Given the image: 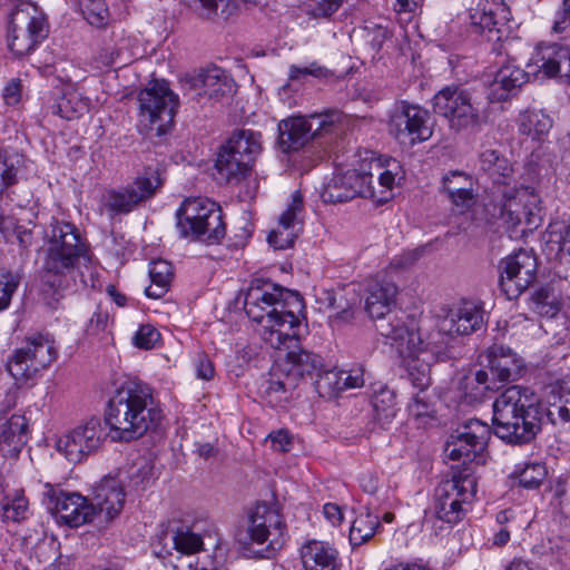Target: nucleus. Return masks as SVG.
<instances>
[{
  "label": "nucleus",
  "instance_id": "nucleus-39",
  "mask_svg": "<svg viewBox=\"0 0 570 570\" xmlns=\"http://www.w3.org/2000/svg\"><path fill=\"white\" fill-rule=\"evenodd\" d=\"M552 128V119L541 110H527L519 117V131L540 140Z\"/></svg>",
  "mask_w": 570,
  "mask_h": 570
},
{
  "label": "nucleus",
  "instance_id": "nucleus-51",
  "mask_svg": "<svg viewBox=\"0 0 570 570\" xmlns=\"http://www.w3.org/2000/svg\"><path fill=\"white\" fill-rule=\"evenodd\" d=\"M97 509L95 501L73 492V528L91 522L97 515Z\"/></svg>",
  "mask_w": 570,
  "mask_h": 570
},
{
  "label": "nucleus",
  "instance_id": "nucleus-32",
  "mask_svg": "<svg viewBox=\"0 0 570 570\" xmlns=\"http://www.w3.org/2000/svg\"><path fill=\"white\" fill-rule=\"evenodd\" d=\"M337 551L331 544L311 540L301 548V559L305 570H336Z\"/></svg>",
  "mask_w": 570,
  "mask_h": 570
},
{
  "label": "nucleus",
  "instance_id": "nucleus-49",
  "mask_svg": "<svg viewBox=\"0 0 570 570\" xmlns=\"http://www.w3.org/2000/svg\"><path fill=\"white\" fill-rule=\"evenodd\" d=\"M531 302L533 311L541 316L553 317L559 312V304L549 285L534 291Z\"/></svg>",
  "mask_w": 570,
  "mask_h": 570
},
{
  "label": "nucleus",
  "instance_id": "nucleus-23",
  "mask_svg": "<svg viewBox=\"0 0 570 570\" xmlns=\"http://www.w3.org/2000/svg\"><path fill=\"white\" fill-rule=\"evenodd\" d=\"M442 190L461 213L471 209L476 202L475 180L462 170H451L445 174L442 178Z\"/></svg>",
  "mask_w": 570,
  "mask_h": 570
},
{
  "label": "nucleus",
  "instance_id": "nucleus-33",
  "mask_svg": "<svg viewBox=\"0 0 570 570\" xmlns=\"http://www.w3.org/2000/svg\"><path fill=\"white\" fill-rule=\"evenodd\" d=\"M225 144L232 153L240 156L238 165L248 164L252 167L262 150V135L250 129H237Z\"/></svg>",
  "mask_w": 570,
  "mask_h": 570
},
{
  "label": "nucleus",
  "instance_id": "nucleus-55",
  "mask_svg": "<svg viewBox=\"0 0 570 570\" xmlns=\"http://www.w3.org/2000/svg\"><path fill=\"white\" fill-rule=\"evenodd\" d=\"M168 560L173 570H226L224 568L207 569L199 564L197 553L175 552Z\"/></svg>",
  "mask_w": 570,
  "mask_h": 570
},
{
  "label": "nucleus",
  "instance_id": "nucleus-36",
  "mask_svg": "<svg viewBox=\"0 0 570 570\" xmlns=\"http://www.w3.org/2000/svg\"><path fill=\"white\" fill-rule=\"evenodd\" d=\"M27 430V419L22 415H12L0 429V450L18 454L26 443Z\"/></svg>",
  "mask_w": 570,
  "mask_h": 570
},
{
  "label": "nucleus",
  "instance_id": "nucleus-46",
  "mask_svg": "<svg viewBox=\"0 0 570 570\" xmlns=\"http://www.w3.org/2000/svg\"><path fill=\"white\" fill-rule=\"evenodd\" d=\"M175 552L199 553L204 550L203 537L190 527L177 528L171 537Z\"/></svg>",
  "mask_w": 570,
  "mask_h": 570
},
{
  "label": "nucleus",
  "instance_id": "nucleus-38",
  "mask_svg": "<svg viewBox=\"0 0 570 570\" xmlns=\"http://www.w3.org/2000/svg\"><path fill=\"white\" fill-rule=\"evenodd\" d=\"M150 285L145 293L150 298H160L169 289L174 278V267L165 259H157L149 265Z\"/></svg>",
  "mask_w": 570,
  "mask_h": 570
},
{
  "label": "nucleus",
  "instance_id": "nucleus-56",
  "mask_svg": "<svg viewBox=\"0 0 570 570\" xmlns=\"http://www.w3.org/2000/svg\"><path fill=\"white\" fill-rule=\"evenodd\" d=\"M330 75L328 69L321 66L318 62L313 61L306 67H298L292 65L288 70V80L298 81L305 79L307 76L315 78H326Z\"/></svg>",
  "mask_w": 570,
  "mask_h": 570
},
{
  "label": "nucleus",
  "instance_id": "nucleus-64",
  "mask_svg": "<svg viewBox=\"0 0 570 570\" xmlns=\"http://www.w3.org/2000/svg\"><path fill=\"white\" fill-rule=\"evenodd\" d=\"M344 0H321L309 11L314 18H328L336 12Z\"/></svg>",
  "mask_w": 570,
  "mask_h": 570
},
{
  "label": "nucleus",
  "instance_id": "nucleus-59",
  "mask_svg": "<svg viewBox=\"0 0 570 570\" xmlns=\"http://www.w3.org/2000/svg\"><path fill=\"white\" fill-rule=\"evenodd\" d=\"M421 255L422 252L420 249H414L395 256L385 273L390 276L391 273L409 269L420 259Z\"/></svg>",
  "mask_w": 570,
  "mask_h": 570
},
{
  "label": "nucleus",
  "instance_id": "nucleus-19",
  "mask_svg": "<svg viewBox=\"0 0 570 570\" xmlns=\"http://www.w3.org/2000/svg\"><path fill=\"white\" fill-rule=\"evenodd\" d=\"M537 258L524 249L500 261V288L508 299L518 298L535 279Z\"/></svg>",
  "mask_w": 570,
  "mask_h": 570
},
{
  "label": "nucleus",
  "instance_id": "nucleus-37",
  "mask_svg": "<svg viewBox=\"0 0 570 570\" xmlns=\"http://www.w3.org/2000/svg\"><path fill=\"white\" fill-rule=\"evenodd\" d=\"M240 160L242 159L238 154L232 153L226 144L222 145L215 164L220 178L226 183H230L233 180L239 181L245 178L252 167L248 164L238 165Z\"/></svg>",
  "mask_w": 570,
  "mask_h": 570
},
{
  "label": "nucleus",
  "instance_id": "nucleus-10",
  "mask_svg": "<svg viewBox=\"0 0 570 570\" xmlns=\"http://www.w3.org/2000/svg\"><path fill=\"white\" fill-rule=\"evenodd\" d=\"M434 112L444 118L453 131H461L481 125L482 116L479 104L472 94L461 86H446L433 97Z\"/></svg>",
  "mask_w": 570,
  "mask_h": 570
},
{
  "label": "nucleus",
  "instance_id": "nucleus-45",
  "mask_svg": "<svg viewBox=\"0 0 570 570\" xmlns=\"http://www.w3.org/2000/svg\"><path fill=\"white\" fill-rule=\"evenodd\" d=\"M48 509L56 517L58 523L71 527V514L63 513L68 510L70 494L63 491L60 485L47 484Z\"/></svg>",
  "mask_w": 570,
  "mask_h": 570
},
{
  "label": "nucleus",
  "instance_id": "nucleus-58",
  "mask_svg": "<svg viewBox=\"0 0 570 570\" xmlns=\"http://www.w3.org/2000/svg\"><path fill=\"white\" fill-rule=\"evenodd\" d=\"M160 338V333L150 324L140 325L136 332L132 342L135 346L144 350H150Z\"/></svg>",
  "mask_w": 570,
  "mask_h": 570
},
{
  "label": "nucleus",
  "instance_id": "nucleus-24",
  "mask_svg": "<svg viewBox=\"0 0 570 570\" xmlns=\"http://www.w3.org/2000/svg\"><path fill=\"white\" fill-rule=\"evenodd\" d=\"M69 234H71V224L69 223L52 228L45 263L48 274L63 276L71 269V245L66 239Z\"/></svg>",
  "mask_w": 570,
  "mask_h": 570
},
{
  "label": "nucleus",
  "instance_id": "nucleus-60",
  "mask_svg": "<svg viewBox=\"0 0 570 570\" xmlns=\"http://www.w3.org/2000/svg\"><path fill=\"white\" fill-rule=\"evenodd\" d=\"M570 31V0H562L552 26V32L563 35Z\"/></svg>",
  "mask_w": 570,
  "mask_h": 570
},
{
  "label": "nucleus",
  "instance_id": "nucleus-44",
  "mask_svg": "<svg viewBox=\"0 0 570 570\" xmlns=\"http://www.w3.org/2000/svg\"><path fill=\"white\" fill-rule=\"evenodd\" d=\"M29 502L22 492L6 495L1 501L0 518L3 523H20L28 518Z\"/></svg>",
  "mask_w": 570,
  "mask_h": 570
},
{
  "label": "nucleus",
  "instance_id": "nucleus-52",
  "mask_svg": "<svg viewBox=\"0 0 570 570\" xmlns=\"http://www.w3.org/2000/svg\"><path fill=\"white\" fill-rule=\"evenodd\" d=\"M20 284V275L7 268H0V311L9 307L13 293Z\"/></svg>",
  "mask_w": 570,
  "mask_h": 570
},
{
  "label": "nucleus",
  "instance_id": "nucleus-62",
  "mask_svg": "<svg viewBox=\"0 0 570 570\" xmlns=\"http://www.w3.org/2000/svg\"><path fill=\"white\" fill-rule=\"evenodd\" d=\"M410 416L419 420L421 417L430 416L433 412L432 404L420 394H416L412 402L407 405Z\"/></svg>",
  "mask_w": 570,
  "mask_h": 570
},
{
  "label": "nucleus",
  "instance_id": "nucleus-30",
  "mask_svg": "<svg viewBox=\"0 0 570 570\" xmlns=\"http://www.w3.org/2000/svg\"><path fill=\"white\" fill-rule=\"evenodd\" d=\"M296 389V382L287 376L281 366L272 370L268 377L261 383L259 396L272 407H282L288 401V393Z\"/></svg>",
  "mask_w": 570,
  "mask_h": 570
},
{
  "label": "nucleus",
  "instance_id": "nucleus-42",
  "mask_svg": "<svg viewBox=\"0 0 570 570\" xmlns=\"http://www.w3.org/2000/svg\"><path fill=\"white\" fill-rule=\"evenodd\" d=\"M380 527L379 517L371 513L367 509L361 511L354 519L350 529V542L358 547L370 540L376 529Z\"/></svg>",
  "mask_w": 570,
  "mask_h": 570
},
{
  "label": "nucleus",
  "instance_id": "nucleus-57",
  "mask_svg": "<svg viewBox=\"0 0 570 570\" xmlns=\"http://www.w3.org/2000/svg\"><path fill=\"white\" fill-rule=\"evenodd\" d=\"M17 176L18 167L0 151V195L18 181Z\"/></svg>",
  "mask_w": 570,
  "mask_h": 570
},
{
  "label": "nucleus",
  "instance_id": "nucleus-8",
  "mask_svg": "<svg viewBox=\"0 0 570 570\" xmlns=\"http://www.w3.org/2000/svg\"><path fill=\"white\" fill-rule=\"evenodd\" d=\"M138 129L153 137L163 136L174 125L179 105L178 96L165 80H153L138 94Z\"/></svg>",
  "mask_w": 570,
  "mask_h": 570
},
{
  "label": "nucleus",
  "instance_id": "nucleus-20",
  "mask_svg": "<svg viewBox=\"0 0 570 570\" xmlns=\"http://www.w3.org/2000/svg\"><path fill=\"white\" fill-rule=\"evenodd\" d=\"M484 323V311L481 306L464 302L462 305L451 308L438 324V328L432 332H439L442 335L445 347L448 337L456 335H470L481 328Z\"/></svg>",
  "mask_w": 570,
  "mask_h": 570
},
{
  "label": "nucleus",
  "instance_id": "nucleus-5",
  "mask_svg": "<svg viewBox=\"0 0 570 570\" xmlns=\"http://www.w3.org/2000/svg\"><path fill=\"white\" fill-rule=\"evenodd\" d=\"M346 128L345 115L336 109L309 116H295L278 124V144L283 151L302 149L308 141L333 142Z\"/></svg>",
  "mask_w": 570,
  "mask_h": 570
},
{
  "label": "nucleus",
  "instance_id": "nucleus-1",
  "mask_svg": "<svg viewBox=\"0 0 570 570\" xmlns=\"http://www.w3.org/2000/svg\"><path fill=\"white\" fill-rule=\"evenodd\" d=\"M304 302L297 292L271 282H252L245 293L244 311L262 325L259 335L271 347L296 344V331L302 321Z\"/></svg>",
  "mask_w": 570,
  "mask_h": 570
},
{
  "label": "nucleus",
  "instance_id": "nucleus-47",
  "mask_svg": "<svg viewBox=\"0 0 570 570\" xmlns=\"http://www.w3.org/2000/svg\"><path fill=\"white\" fill-rule=\"evenodd\" d=\"M132 196L125 186L109 189L105 195V206L114 215L129 214L139 207Z\"/></svg>",
  "mask_w": 570,
  "mask_h": 570
},
{
  "label": "nucleus",
  "instance_id": "nucleus-53",
  "mask_svg": "<svg viewBox=\"0 0 570 570\" xmlns=\"http://www.w3.org/2000/svg\"><path fill=\"white\" fill-rule=\"evenodd\" d=\"M71 95L70 85L66 83L62 87H56L52 96L53 101L50 105L51 112L62 119L69 120L71 115Z\"/></svg>",
  "mask_w": 570,
  "mask_h": 570
},
{
  "label": "nucleus",
  "instance_id": "nucleus-34",
  "mask_svg": "<svg viewBox=\"0 0 570 570\" xmlns=\"http://www.w3.org/2000/svg\"><path fill=\"white\" fill-rule=\"evenodd\" d=\"M101 423L98 416H89L73 429V445H78L77 462L98 450L101 444Z\"/></svg>",
  "mask_w": 570,
  "mask_h": 570
},
{
  "label": "nucleus",
  "instance_id": "nucleus-11",
  "mask_svg": "<svg viewBox=\"0 0 570 570\" xmlns=\"http://www.w3.org/2000/svg\"><path fill=\"white\" fill-rule=\"evenodd\" d=\"M48 35L43 12L33 3L22 2L10 16L9 49L18 57L31 52Z\"/></svg>",
  "mask_w": 570,
  "mask_h": 570
},
{
  "label": "nucleus",
  "instance_id": "nucleus-25",
  "mask_svg": "<svg viewBox=\"0 0 570 570\" xmlns=\"http://www.w3.org/2000/svg\"><path fill=\"white\" fill-rule=\"evenodd\" d=\"M528 80V72L513 62H508L497 71L490 85L489 98L491 101H507L518 95Z\"/></svg>",
  "mask_w": 570,
  "mask_h": 570
},
{
  "label": "nucleus",
  "instance_id": "nucleus-28",
  "mask_svg": "<svg viewBox=\"0 0 570 570\" xmlns=\"http://www.w3.org/2000/svg\"><path fill=\"white\" fill-rule=\"evenodd\" d=\"M505 7L502 0H480L474 8L470 9V26L476 33L499 31V24L505 19Z\"/></svg>",
  "mask_w": 570,
  "mask_h": 570
},
{
  "label": "nucleus",
  "instance_id": "nucleus-12",
  "mask_svg": "<svg viewBox=\"0 0 570 570\" xmlns=\"http://www.w3.org/2000/svg\"><path fill=\"white\" fill-rule=\"evenodd\" d=\"M476 493V480L470 474L456 473L442 481L434 493V513L449 524L460 522Z\"/></svg>",
  "mask_w": 570,
  "mask_h": 570
},
{
  "label": "nucleus",
  "instance_id": "nucleus-16",
  "mask_svg": "<svg viewBox=\"0 0 570 570\" xmlns=\"http://www.w3.org/2000/svg\"><path fill=\"white\" fill-rule=\"evenodd\" d=\"M430 114L426 109L406 101L397 102L390 116V132L411 145L425 141L432 136Z\"/></svg>",
  "mask_w": 570,
  "mask_h": 570
},
{
  "label": "nucleus",
  "instance_id": "nucleus-21",
  "mask_svg": "<svg viewBox=\"0 0 570 570\" xmlns=\"http://www.w3.org/2000/svg\"><path fill=\"white\" fill-rule=\"evenodd\" d=\"M302 322L298 323L296 331V344L289 346V343L282 344L278 347H274L275 350H284L286 351V358L283 364H279L282 371H285L287 376H291L296 382V387L298 386V382L301 380L309 379L314 380L315 375L323 367V358L312 352L305 351L301 347V333H302Z\"/></svg>",
  "mask_w": 570,
  "mask_h": 570
},
{
  "label": "nucleus",
  "instance_id": "nucleus-26",
  "mask_svg": "<svg viewBox=\"0 0 570 570\" xmlns=\"http://www.w3.org/2000/svg\"><path fill=\"white\" fill-rule=\"evenodd\" d=\"M478 175L490 179L494 185L509 186L513 180L511 163L499 150L484 148L478 155Z\"/></svg>",
  "mask_w": 570,
  "mask_h": 570
},
{
  "label": "nucleus",
  "instance_id": "nucleus-2",
  "mask_svg": "<svg viewBox=\"0 0 570 570\" xmlns=\"http://www.w3.org/2000/svg\"><path fill=\"white\" fill-rule=\"evenodd\" d=\"M163 411L150 390L135 382H126L109 399L105 423L114 441L131 442L155 432L161 424Z\"/></svg>",
  "mask_w": 570,
  "mask_h": 570
},
{
  "label": "nucleus",
  "instance_id": "nucleus-27",
  "mask_svg": "<svg viewBox=\"0 0 570 570\" xmlns=\"http://www.w3.org/2000/svg\"><path fill=\"white\" fill-rule=\"evenodd\" d=\"M199 96L214 101L229 99L236 91L233 78L219 67H209L203 70L197 78Z\"/></svg>",
  "mask_w": 570,
  "mask_h": 570
},
{
  "label": "nucleus",
  "instance_id": "nucleus-6",
  "mask_svg": "<svg viewBox=\"0 0 570 570\" xmlns=\"http://www.w3.org/2000/svg\"><path fill=\"white\" fill-rule=\"evenodd\" d=\"M480 357L489 371L482 368L473 377H465V395L471 402H481L503 384L515 381L523 368V361L503 345L493 344Z\"/></svg>",
  "mask_w": 570,
  "mask_h": 570
},
{
  "label": "nucleus",
  "instance_id": "nucleus-43",
  "mask_svg": "<svg viewBox=\"0 0 570 570\" xmlns=\"http://www.w3.org/2000/svg\"><path fill=\"white\" fill-rule=\"evenodd\" d=\"M163 186V180L157 173L136 177L125 187L129 190L136 204L139 206L150 200Z\"/></svg>",
  "mask_w": 570,
  "mask_h": 570
},
{
  "label": "nucleus",
  "instance_id": "nucleus-17",
  "mask_svg": "<svg viewBox=\"0 0 570 570\" xmlns=\"http://www.w3.org/2000/svg\"><path fill=\"white\" fill-rule=\"evenodd\" d=\"M55 358L52 342L42 335H35L28 337L26 344L16 351L8 363V371L17 381H27L50 365Z\"/></svg>",
  "mask_w": 570,
  "mask_h": 570
},
{
  "label": "nucleus",
  "instance_id": "nucleus-7",
  "mask_svg": "<svg viewBox=\"0 0 570 570\" xmlns=\"http://www.w3.org/2000/svg\"><path fill=\"white\" fill-rule=\"evenodd\" d=\"M406 361L411 384L420 392L431 384L430 367L445 353V344L439 332L423 333L419 327L402 340L390 342Z\"/></svg>",
  "mask_w": 570,
  "mask_h": 570
},
{
  "label": "nucleus",
  "instance_id": "nucleus-22",
  "mask_svg": "<svg viewBox=\"0 0 570 570\" xmlns=\"http://www.w3.org/2000/svg\"><path fill=\"white\" fill-rule=\"evenodd\" d=\"M303 196L299 190L292 195L287 209L281 215L277 228L273 229L268 236V244L275 249H286L294 245V242L302 229V223L298 215L303 212Z\"/></svg>",
  "mask_w": 570,
  "mask_h": 570
},
{
  "label": "nucleus",
  "instance_id": "nucleus-31",
  "mask_svg": "<svg viewBox=\"0 0 570 570\" xmlns=\"http://www.w3.org/2000/svg\"><path fill=\"white\" fill-rule=\"evenodd\" d=\"M73 269H77L80 283L85 288L99 289L101 287L90 248L81 240L76 227H73Z\"/></svg>",
  "mask_w": 570,
  "mask_h": 570
},
{
  "label": "nucleus",
  "instance_id": "nucleus-29",
  "mask_svg": "<svg viewBox=\"0 0 570 570\" xmlns=\"http://www.w3.org/2000/svg\"><path fill=\"white\" fill-rule=\"evenodd\" d=\"M94 501L107 521H111L122 511L125 492L115 478H104L94 490Z\"/></svg>",
  "mask_w": 570,
  "mask_h": 570
},
{
  "label": "nucleus",
  "instance_id": "nucleus-35",
  "mask_svg": "<svg viewBox=\"0 0 570 570\" xmlns=\"http://www.w3.org/2000/svg\"><path fill=\"white\" fill-rule=\"evenodd\" d=\"M547 416L552 424L570 422V379L560 381L548 396Z\"/></svg>",
  "mask_w": 570,
  "mask_h": 570
},
{
  "label": "nucleus",
  "instance_id": "nucleus-40",
  "mask_svg": "<svg viewBox=\"0 0 570 570\" xmlns=\"http://www.w3.org/2000/svg\"><path fill=\"white\" fill-rule=\"evenodd\" d=\"M547 475L546 464L539 461L517 464L511 473V478L517 480L518 484L527 490L539 489Z\"/></svg>",
  "mask_w": 570,
  "mask_h": 570
},
{
  "label": "nucleus",
  "instance_id": "nucleus-41",
  "mask_svg": "<svg viewBox=\"0 0 570 570\" xmlns=\"http://www.w3.org/2000/svg\"><path fill=\"white\" fill-rule=\"evenodd\" d=\"M372 405L374 420L382 429H389L397 412L394 392L381 389L373 395Z\"/></svg>",
  "mask_w": 570,
  "mask_h": 570
},
{
  "label": "nucleus",
  "instance_id": "nucleus-18",
  "mask_svg": "<svg viewBox=\"0 0 570 570\" xmlns=\"http://www.w3.org/2000/svg\"><path fill=\"white\" fill-rule=\"evenodd\" d=\"M491 438L490 426L471 419L463 423L446 443L445 451L451 460H462L463 463L483 462V452Z\"/></svg>",
  "mask_w": 570,
  "mask_h": 570
},
{
  "label": "nucleus",
  "instance_id": "nucleus-13",
  "mask_svg": "<svg viewBox=\"0 0 570 570\" xmlns=\"http://www.w3.org/2000/svg\"><path fill=\"white\" fill-rule=\"evenodd\" d=\"M533 198L528 187L504 186L499 196L485 206L488 214L493 219L502 220L508 228H517L525 225V229L538 227L537 216L533 213L530 199Z\"/></svg>",
  "mask_w": 570,
  "mask_h": 570
},
{
  "label": "nucleus",
  "instance_id": "nucleus-3",
  "mask_svg": "<svg viewBox=\"0 0 570 570\" xmlns=\"http://www.w3.org/2000/svg\"><path fill=\"white\" fill-rule=\"evenodd\" d=\"M543 407L528 387L513 385L493 402V432L511 444L530 442L541 430Z\"/></svg>",
  "mask_w": 570,
  "mask_h": 570
},
{
  "label": "nucleus",
  "instance_id": "nucleus-50",
  "mask_svg": "<svg viewBox=\"0 0 570 570\" xmlns=\"http://www.w3.org/2000/svg\"><path fill=\"white\" fill-rule=\"evenodd\" d=\"M341 370H326L324 366L315 375L313 383L320 395H332L342 392Z\"/></svg>",
  "mask_w": 570,
  "mask_h": 570
},
{
  "label": "nucleus",
  "instance_id": "nucleus-14",
  "mask_svg": "<svg viewBox=\"0 0 570 570\" xmlns=\"http://www.w3.org/2000/svg\"><path fill=\"white\" fill-rule=\"evenodd\" d=\"M248 533L252 543L263 546L255 553L272 558L285 544L286 524L276 507L262 502L253 510Z\"/></svg>",
  "mask_w": 570,
  "mask_h": 570
},
{
  "label": "nucleus",
  "instance_id": "nucleus-4",
  "mask_svg": "<svg viewBox=\"0 0 570 570\" xmlns=\"http://www.w3.org/2000/svg\"><path fill=\"white\" fill-rule=\"evenodd\" d=\"M399 287L387 273H379L366 285L365 311L375 321L376 331L389 340H402L417 328L415 320L405 313L392 312Z\"/></svg>",
  "mask_w": 570,
  "mask_h": 570
},
{
  "label": "nucleus",
  "instance_id": "nucleus-48",
  "mask_svg": "<svg viewBox=\"0 0 570 570\" xmlns=\"http://www.w3.org/2000/svg\"><path fill=\"white\" fill-rule=\"evenodd\" d=\"M83 19L96 28L107 26L109 11L104 0H78Z\"/></svg>",
  "mask_w": 570,
  "mask_h": 570
},
{
  "label": "nucleus",
  "instance_id": "nucleus-15",
  "mask_svg": "<svg viewBox=\"0 0 570 570\" xmlns=\"http://www.w3.org/2000/svg\"><path fill=\"white\" fill-rule=\"evenodd\" d=\"M365 164L360 169H348L334 175L325 186L321 196L325 203H344L356 196L368 197L384 202L386 196H377L373 186L374 174L365 170Z\"/></svg>",
  "mask_w": 570,
  "mask_h": 570
},
{
  "label": "nucleus",
  "instance_id": "nucleus-61",
  "mask_svg": "<svg viewBox=\"0 0 570 570\" xmlns=\"http://www.w3.org/2000/svg\"><path fill=\"white\" fill-rule=\"evenodd\" d=\"M368 168L371 173H373V169L377 171V181L379 185L383 188V190H381V196H386L387 199V193L392 189L394 185V175L392 174L391 170H381L382 167L379 160H371L368 163Z\"/></svg>",
  "mask_w": 570,
  "mask_h": 570
},
{
  "label": "nucleus",
  "instance_id": "nucleus-54",
  "mask_svg": "<svg viewBox=\"0 0 570 570\" xmlns=\"http://www.w3.org/2000/svg\"><path fill=\"white\" fill-rule=\"evenodd\" d=\"M130 483L138 488L145 487L151 480L156 479V472L149 460L141 459L128 472Z\"/></svg>",
  "mask_w": 570,
  "mask_h": 570
},
{
  "label": "nucleus",
  "instance_id": "nucleus-9",
  "mask_svg": "<svg viewBox=\"0 0 570 570\" xmlns=\"http://www.w3.org/2000/svg\"><path fill=\"white\" fill-rule=\"evenodd\" d=\"M177 228L181 236L218 243L225 236L220 207L204 197L186 198L176 212Z\"/></svg>",
  "mask_w": 570,
  "mask_h": 570
},
{
  "label": "nucleus",
  "instance_id": "nucleus-63",
  "mask_svg": "<svg viewBox=\"0 0 570 570\" xmlns=\"http://www.w3.org/2000/svg\"><path fill=\"white\" fill-rule=\"evenodd\" d=\"M22 97V82L19 78L10 79L3 90L2 98L8 106H16Z\"/></svg>",
  "mask_w": 570,
  "mask_h": 570
}]
</instances>
